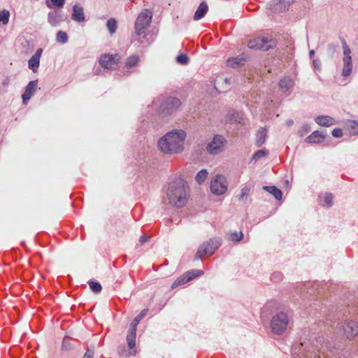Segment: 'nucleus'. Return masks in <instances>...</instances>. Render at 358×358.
Returning <instances> with one entry per match:
<instances>
[{"label": "nucleus", "instance_id": "f257e3e1", "mask_svg": "<svg viewBox=\"0 0 358 358\" xmlns=\"http://www.w3.org/2000/svg\"><path fill=\"white\" fill-rule=\"evenodd\" d=\"M166 194L169 203L180 208L187 203L190 189L183 178H178L169 184Z\"/></svg>", "mask_w": 358, "mask_h": 358}, {"label": "nucleus", "instance_id": "f03ea898", "mask_svg": "<svg viewBox=\"0 0 358 358\" xmlns=\"http://www.w3.org/2000/svg\"><path fill=\"white\" fill-rule=\"evenodd\" d=\"M186 132L182 129H173L167 132L158 141V148L164 154H178L184 150Z\"/></svg>", "mask_w": 358, "mask_h": 358}, {"label": "nucleus", "instance_id": "7ed1b4c3", "mask_svg": "<svg viewBox=\"0 0 358 358\" xmlns=\"http://www.w3.org/2000/svg\"><path fill=\"white\" fill-rule=\"evenodd\" d=\"M292 324V317L286 312L280 311L272 316L270 328L274 334L282 335L291 327Z\"/></svg>", "mask_w": 358, "mask_h": 358}, {"label": "nucleus", "instance_id": "20e7f679", "mask_svg": "<svg viewBox=\"0 0 358 358\" xmlns=\"http://www.w3.org/2000/svg\"><path fill=\"white\" fill-rule=\"evenodd\" d=\"M152 13L148 9L143 10L137 17L134 24V35L141 43H144L142 38L146 36V30L151 23Z\"/></svg>", "mask_w": 358, "mask_h": 358}, {"label": "nucleus", "instance_id": "39448f33", "mask_svg": "<svg viewBox=\"0 0 358 358\" xmlns=\"http://www.w3.org/2000/svg\"><path fill=\"white\" fill-rule=\"evenodd\" d=\"M221 245V239L220 238H214L209 241L204 242L199 248L196 255L195 259H201L203 256H210L215 250Z\"/></svg>", "mask_w": 358, "mask_h": 358}, {"label": "nucleus", "instance_id": "423d86ee", "mask_svg": "<svg viewBox=\"0 0 358 358\" xmlns=\"http://www.w3.org/2000/svg\"><path fill=\"white\" fill-rule=\"evenodd\" d=\"M210 187L213 194L222 195L227 192L228 182L224 176L217 175L211 180Z\"/></svg>", "mask_w": 358, "mask_h": 358}, {"label": "nucleus", "instance_id": "0eeeda50", "mask_svg": "<svg viewBox=\"0 0 358 358\" xmlns=\"http://www.w3.org/2000/svg\"><path fill=\"white\" fill-rule=\"evenodd\" d=\"M181 106V101L176 97H168L161 104L159 112L170 115L176 112Z\"/></svg>", "mask_w": 358, "mask_h": 358}, {"label": "nucleus", "instance_id": "6e6552de", "mask_svg": "<svg viewBox=\"0 0 358 358\" xmlns=\"http://www.w3.org/2000/svg\"><path fill=\"white\" fill-rule=\"evenodd\" d=\"M226 140L221 135H215L206 145V151L210 155H217L224 149Z\"/></svg>", "mask_w": 358, "mask_h": 358}, {"label": "nucleus", "instance_id": "1a4fd4ad", "mask_svg": "<svg viewBox=\"0 0 358 358\" xmlns=\"http://www.w3.org/2000/svg\"><path fill=\"white\" fill-rule=\"evenodd\" d=\"M342 46L343 49V67L342 71V75L344 77H348L350 75L352 70V62L351 57V50L348 45H347L345 40L342 42Z\"/></svg>", "mask_w": 358, "mask_h": 358}, {"label": "nucleus", "instance_id": "9d476101", "mask_svg": "<svg viewBox=\"0 0 358 358\" xmlns=\"http://www.w3.org/2000/svg\"><path fill=\"white\" fill-rule=\"evenodd\" d=\"M273 41L268 37H258L250 40L248 43V46L250 49L262 50L266 51L273 46Z\"/></svg>", "mask_w": 358, "mask_h": 358}, {"label": "nucleus", "instance_id": "9b49d317", "mask_svg": "<svg viewBox=\"0 0 358 358\" xmlns=\"http://www.w3.org/2000/svg\"><path fill=\"white\" fill-rule=\"evenodd\" d=\"M339 329L343 330V334L349 339L358 334V323L354 320L346 321L340 324Z\"/></svg>", "mask_w": 358, "mask_h": 358}, {"label": "nucleus", "instance_id": "f8f14e48", "mask_svg": "<svg viewBox=\"0 0 358 358\" xmlns=\"http://www.w3.org/2000/svg\"><path fill=\"white\" fill-rule=\"evenodd\" d=\"M203 272L200 270H191L185 273L180 276L171 285L172 288H175L179 285L185 284L196 277L202 275Z\"/></svg>", "mask_w": 358, "mask_h": 358}, {"label": "nucleus", "instance_id": "ddd939ff", "mask_svg": "<svg viewBox=\"0 0 358 358\" xmlns=\"http://www.w3.org/2000/svg\"><path fill=\"white\" fill-rule=\"evenodd\" d=\"M117 55L109 54L102 55L99 59L100 65L107 69H115L117 66Z\"/></svg>", "mask_w": 358, "mask_h": 358}, {"label": "nucleus", "instance_id": "4468645a", "mask_svg": "<svg viewBox=\"0 0 358 358\" xmlns=\"http://www.w3.org/2000/svg\"><path fill=\"white\" fill-rule=\"evenodd\" d=\"M38 81L32 80L30 81L25 88L24 94L22 95V102L24 104H27L28 101L34 95L37 89Z\"/></svg>", "mask_w": 358, "mask_h": 358}, {"label": "nucleus", "instance_id": "2eb2a0df", "mask_svg": "<svg viewBox=\"0 0 358 358\" xmlns=\"http://www.w3.org/2000/svg\"><path fill=\"white\" fill-rule=\"evenodd\" d=\"M268 8L274 13H281L288 8V3L284 0H272L268 3Z\"/></svg>", "mask_w": 358, "mask_h": 358}, {"label": "nucleus", "instance_id": "dca6fc26", "mask_svg": "<svg viewBox=\"0 0 358 358\" xmlns=\"http://www.w3.org/2000/svg\"><path fill=\"white\" fill-rule=\"evenodd\" d=\"M280 90L287 96L289 95L291 90L294 85V81L290 77H285L282 78L278 83Z\"/></svg>", "mask_w": 358, "mask_h": 358}, {"label": "nucleus", "instance_id": "f3484780", "mask_svg": "<svg viewBox=\"0 0 358 358\" xmlns=\"http://www.w3.org/2000/svg\"><path fill=\"white\" fill-rule=\"evenodd\" d=\"M42 52L43 49L38 48L28 61V66L34 73L38 71Z\"/></svg>", "mask_w": 358, "mask_h": 358}, {"label": "nucleus", "instance_id": "a211bd4d", "mask_svg": "<svg viewBox=\"0 0 358 358\" xmlns=\"http://www.w3.org/2000/svg\"><path fill=\"white\" fill-rule=\"evenodd\" d=\"M71 19L78 22H83L85 21L84 9L82 6L79 5L73 6Z\"/></svg>", "mask_w": 358, "mask_h": 358}, {"label": "nucleus", "instance_id": "6ab92c4d", "mask_svg": "<svg viewBox=\"0 0 358 358\" xmlns=\"http://www.w3.org/2000/svg\"><path fill=\"white\" fill-rule=\"evenodd\" d=\"M317 124L323 127H329L334 124L335 121L334 118L328 115H320L315 119Z\"/></svg>", "mask_w": 358, "mask_h": 358}, {"label": "nucleus", "instance_id": "aec40b11", "mask_svg": "<svg viewBox=\"0 0 358 358\" xmlns=\"http://www.w3.org/2000/svg\"><path fill=\"white\" fill-rule=\"evenodd\" d=\"M208 10V5L206 2H201L196 10L194 20H199L204 17Z\"/></svg>", "mask_w": 358, "mask_h": 358}, {"label": "nucleus", "instance_id": "412c9836", "mask_svg": "<svg viewBox=\"0 0 358 358\" xmlns=\"http://www.w3.org/2000/svg\"><path fill=\"white\" fill-rule=\"evenodd\" d=\"M324 139V136L318 131H315L306 138V142L309 143H318L323 141Z\"/></svg>", "mask_w": 358, "mask_h": 358}, {"label": "nucleus", "instance_id": "4be33fe9", "mask_svg": "<svg viewBox=\"0 0 358 358\" xmlns=\"http://www.w3.org/2000/svg\"><path fill=\"white\" fill-rule=\"evenodd\" d=\"M228 117L230 121L237 123H243L245 120L243 113L240 111L231 110L229 113Z\"/></svg>", "mask_w": 358, "mask_h": 358}, {"label": "nucleus", "instance_id": "5701e85b", "mask_svg": "<svg viewBox=\"0 0 358 358\" xmlns=\"http://www.w3.org/2000/svg\"><path fill=\"white\" fill-rule=\"evenodd\" d=\"M266 136L267 129L263 127L260 128L257 133L256 145L258 147L262 145L266 141Z\"/></svg>", "mask_w": 358, "mask_h": 358}, {"label": "nucleus", "instance_id": "b1692460", "mask_svg": "<svg viewBox=\"0 0 358 358\" xmlns=\"http://www.w3.org/2000/svg\"><path fill=\"white\" fill-rule=\"evenodd\" d=\"M62 21L60 15L57 11L50 12L48 15V22L53 27L58 25Z\"/></svg>", "mask_w": 358, "mask_h": 358}, {"label": "nucleus", "instance_id": "393cba45", "mask_svg": "<svg viewBox=\"0 0 358 358\" xmlns=\"http://www.w3.org/2000/svg\"><path fill=\"white\" fill-rule=\"evenodd\" d=\"M263 189L273 195L277 200H281L282 196V191L275 186H264Z\"/></svg>", "mask_w": 358, "mask_h": 358}, {"label": "nucleus", "instance_id": "a878e982", "mask_svg": "<svg viewBox=\"0 0 358 358\" xmlns=\"http://www.w3.org/2000/svg\"><path fill=\"white\" fill-rule=\"evenodd\" d=\"M245 59L243 57H237L228 59L227 64L228 66L235 69L243 65Z\"/></svg>", "mask_w": 358, "mask_h": 358}, {"label": "nucleus", "instance_id": "bb28decb", "mask_svg": "<svg viewBox=\"0 0 358 358\" xmlns=\"http://www.w3.org/2000/svg\"><path fill=\"white\" fill-rule=\"evenodd\" d=\"M140 62V58L136 55H132L127 58L125 62V66L129 69L136 66Z\"/></svg>", "mask_w": 358, "mask_h": 358}, {"label": "nucleus", "instance_id": "cd10ccee", "mask_svg": "<svg viewBox=\"0 0 358 358\" xmlns=\"http://www.w3.org/2000/svg\"><path fill=\"white\" fill-rule=\"evenodd\" d=\"M346 128L352 136L358 135V121L350 120L346 124Z\"/></svg>", "mask_w": 358, "mask_h": 358}, {"label": "nucleus", "instance_id": "c85d7f7f", "mask_svg": "<svg viewBox=\"0 0 358 358\" xmlns=\"http://www.w3.org/2000/svg\"><path fill=\"white\" fill-rule=\"evenodd\" d=\"M320 203L322 206L331 207L333 204V196L330 193H325L320 196Z\"/></svg>", "mask_w": 358, "mask_h": 358}, {"label": "nucleus", "instance_id": "c756f323", "mask_svg": "<svg viewBox=\"0 0 358 358\" xmlns=\"http://www.w3.org/2000/svg\"><path fill=\"white\" fill-rule=\"evenodd\" d=\"M148 309H143L132 321L130 328L136 329V327L140 321L147 315Z\"/></svg>", "mask_w": 358, "mask_h": 358}, {"label": "nucleus", "instance_id": "7c9ffc66", "mask_svg": "<svg viewBox=\"0 0 358 358\" xmlns=\"http://www.w3.org/2000/svg\"><path fill=\"white\" fill-rule=\"evenodd\" d=\"M106 27L110 34H113L116 32L117 28V20L114 18H110L107 21Z\"/></svg>", "mask_w": 358, "mask_h": 358}, {"label": "nucleus", "instance_id": "2f4dec72", "mask_svg": "<svg viewBox=\"0 0 358 358\" xmlns=\"http://www.w3.org/2000/svg\"><path fill=\"white\" fill-rule=\"evenodd\" d=\"M69 37L67 34L64 31H58L56 34V41L58 43L65 44L68 42Z\"/></svg>", "mask_w": 358, "mask_h": 358}, {"label": "nucleus", "instance_id": "473e14b6", "mask_svg": "<svg viewBox=\"0 0 358 358\" xmlns=\"http://www.w3.org/2000/svg\"><path fill=\"white\" fill-rule=\"evenodd\" d=\"M208 174V173L206 169H202L196 174L195 177V180L199 184H201L206 179Z\"/></svg>", "mask_w": 358, "mask_h": 358}, {"label": "nucleus", "instance_id": "72a5a7b5", "mask_svg": "<svg viewBox=\"0 0 358 358\" xmlns=\"http://www.w3.org/2000/svg\"><path fill=\"white\" fill-rule=\"evenodd\" d=\"M10 13L7 10H3L0 11V22L3 24H7L9 22Z\"/></svg>", "mask_w": 358, "mask_h": 358}, {"label": "nucleus", "instance_id": "f704fd0d", "mask_svg": "<svg viewBox=\"0 0 358 358\" xmlns=\"http://www.w3.org/2000/svg\"><path fill=\"white\" fill-rule=\"evenodd\" d=\"M268 152L266 150H259L257 151L252 156V159L257 161L268 155Z\"/></svg>", "mask_w": 358, "mask_h": 358}, {"label": "nucleus", "instance_id": "c9c22d12", "mask_svg": "<svg viewBox=\"0 0 358 358\" xmlns=\"http://www.w3.org/2000/svg\"><path fill=\"white\" fill-rule=\"evenodd\" d=\"M250 192V189L248 186H245L241 189V194L238 196V200L241 201H243L247 196L249 195Z\"/></svg>", "mask_w": 358, "mask_h": 358}, {"label": "nucleus", "instance_id": "e433bc0d", "mask_svg": "<svg viewBox=\"0 0 358 358\" xmlns=\"http://www.w3.org/2000/svg\"><path fill=\"white\" fill-rule=\"evenodd\" d=\"M89 285L92 291L94 293H99L101 291V285L99 282L90 281Z\"/></svg>", "mask_w": 358, "mask_h": 358}, {"label": "nucleus", "instance_id": "4c0bfd02", "mask_svg": "<svg viewBox=\"0 0 358 358\" xmlns=\"http://www.w3.org/2000/svg\"><path fill=\"white\" fill-rule=\"evenodd\" d=\"M176 62L182 65H185L189 62V57L185 54H180L177 56Z\"/></svg>", "mask_w": 358, "mask_h": 358}, {"label": "nucleus", "instance_id": "58836bf2", "mask_svg": "<svg viewBox=\"0 0 358 358\" xmlns=\"http://www.w3.org/2000/svg\"><path fill=\"white\" fill-rule=\"evenodd\" d=\"M136 331L134 328H129L127 336V341L131 342H136Z\"/></svg>", "mask_w": 358, "mask_h": 358}, {"label": "nucleus", "instance_id": "ea45409f", "mask_svg": "<svg viewBox=\"0 0 358 358\" xmlns=\"http://www.w3.org/2000/svg\"><path fill=\"white\" fill-rule=\"evenodd\" d=\"M243 234L242 232H240V233L234 232L230 235V240L231 241L238 242V241H240L243 238Z\"/></svg>", "mask_w": 358, "mask_h": 358}, {"label": "nucleus", "instance_id": "a19ab883", "mask_svg": "<svg viewBox=\"0 0 358 358\" xmlns=\"http://www.w3.org/2000/svg\"><path fill=\"white\" fill-rule=\"evenodd\" d=\"M50 3L55 7L62 8L64 5L65 0H50Z\"/></svg>", "mask_w": 358, "mask_h": 358}, {"label": "nucleus", "instance_id": "79ce46f5", "mask_svg": "<svg viewBox=\"0 0 358 358\" xmlns=\"http://www.w3.org/2000/svg\"><path fill=\"white\" fill-rule=\"evenodd\" d=\"M310 131V126L308 124H304L301 129L299 130V133L301 136L306 135Z\"/></svg>", "mask_w": 358, "mask_h": 358}, {"label": "nucleus", "instance_id": "37998d69", "mask_svg": "<svg viewBox=\"0 0 358 358\" xmlns=\"http://www.w3.org/2000/svg\"><path fill=\"white\" fill-rule=\"evenodd\" d=\"M332 135L336 138H340L343 136V131L341 129L336 128L332 131Z\"/></svg>", "mask_w": 358, "mask_h": 358}, {"label": "nucleus", "instance_id": "c03bdc74", "mask_svg": "<svg viewBox=\"0 0 358 358\" xmlns=\"http://www.w3.org/2000/svg\"><path fill=\"white\" fill-rule=\"evenodd\" d=\"M94 357V351L92 350L87 349L86 352L84 355L83 358H93Z\"/></svg>", "mask_w": 358, "mask_h": 358}, {"label": "nucleus", "instance_id": "a18cd8bd", "mask_svg": "<svg viewBox=\"0 0 358 358\" xmlns=\"http://www.w3.org/2000/svg\"><path fill=\"white\" fill-rule=\"evenodd\" d=\"M281 279V274L279 273H273L271 275V280L277 282Z\"/></svg>", "mask_w": 358, "mask_h": 358}, {"label": "nucleus", "instance_id": "49530a36", "mask_svg": "<svg viewBox=\"0 0 358 358\" xmlns=\"http://www.w3.org/2000/svg\"><path fill=\"white\" fill-rule=\"evenodd\" d=\"M313 66L315 69L320 70V62L318 59H313Z\"/></svg>", "mask_w": 358, "mask_h": 358}, {"label": "nucleus", "instance_id": "de8ad7c7", "mask_svg": "<svg viewBox=\"0 0 358 358\" xmlns=\"http://www.w3.org/2000/svg\"><path fill=\"white\" fill-rule=\"evenodd\" d=\"M148 240V237L147 236L143 235V236H141L139 241L141 244H143L145 242H147Z\"/></svg>", "mask_w": 358, "mask_h": 358}, {"label": "nucleus", "instance_id": "09e8293b", "mask_svg": "<svg viewBox=\"0 0 358 358\" xmlns=\"http://www.w3.org/2000/svg\"><path fill=\"white\" fill-rule=\"evenodd\" d=\"M127 343H128V347L130 350H132L135 347V345H136V342L127 341Z\"/></svg>", "mask_w": 358, "mask_h": 358}, {"label": "nucleus", "instance_id": "8fccbe9b", "mask_svg": "<svg viewBox=\"0 0 358 358\" xmlns=\"http://www.w3.org/2000/svg\"><path fill=\"white\" fill-rule=\"evenodd\" d=\"M314 54H315L314 50H310V51L309 52L310 57V58H312V57H313Z\"/></svg>", "mask_w": 358, "mask_h": 358}, {"label": "nucleus", "instance_id": "3c124183", "mask_svg": "<svg viewBox=\"0 0 358 358\" xmlns=\"http://www.w3.org/2000/svg\"><path fill=\"white\" fill-rule=\"evenodd\" d=\"M47 6H48V8H52V6H51V4H50L49 2H47Z\"/></svg>", "mask_w": 358, "mask_h": 358}, {"label": "nucleus", "instance_id": "603ef678", "mask_svg": "<svg viewBox=\"0 0 358 358\" xmlns=\"http://www.w3.org/2000/svg\"><path fill=\"white\" fill-rule=\"evenodd\" d=\"M293 124V122H292V121H289V122H288V124H289V125H290V124Z\"/></svg>", "mask_w": 358, "mask_h": 358}, {"label": "nucleus", "instance_id": "864d4df0", "mask_svg": "<svg viewBox=\"0 0 358 358\" xmlns=\"http://www.w3.org/2000/svg\"><path fill=\"white\" fill-rule=\"evenodd\" d=\"M224 81H225V83H229V80H228V79H227V78H226V79L224 80Z\"/></svg>", "mask_w": 358, "mask_h": 358}, {"label": "nucleus", "instance_id": "5fc2aeb1", "mask_svg": "<svg viewBox=\"0 0 358 358\" xmlns=\"http://www.w3.org/2000/svg\"><path fill=\"white\" fill-rule=\"evenodd\" d=\"M153 104H154V105H155V106H157V101H155L153 102Z\"/></svg>", "mask_w": 358, "mask_h": 358}, {"label": "nucleus", "instance_id": "6e6d98bb", "mask_svg": "<svg viewBox=\"0 0 358 358\" xmlns=\"http://www.w3.org/2000/svg\"><path fill=\"white\" fill-rule=\"evenodd\" d=\"M134 353L129 352V355H134Z\"/></svg>", "mask_w": 358, "mask_h": 358}, {"label": "nucleus", "instance_id": "4d7b16f0", "mask_svg": "<svg viewBox=\"0 0 358 358\" xmlns=\"http://www.w3.org/2000/svg\"><path fill=\"white\" fill-rule=\"evenodd\" d=\"M135 0H131V1L134 2Z\"/></svg>", "mask_w": 358, "mask_h": 358}]
</instances>
